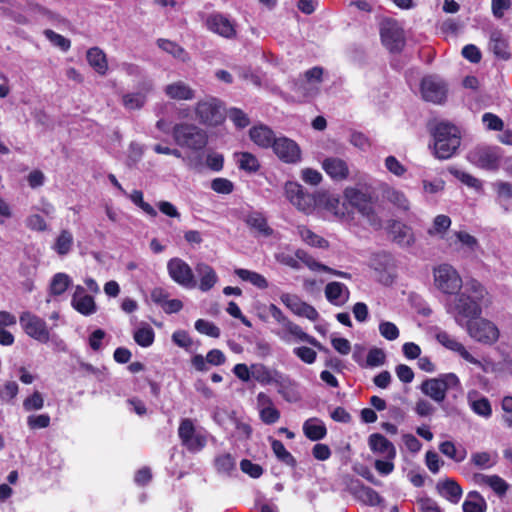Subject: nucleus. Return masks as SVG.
Listing matches in <instances>:
<instances>
[{
    "mask_svg": "<svg viewBox=\"0 0 512 512\" xmlns=\"http://www.w3.org/2000/svg\"><path fill=\"white\" fill-rule=\"evenodd\" d=\"M315 210L322 213L323 216L328 214L331 218L341 222L347 223L352 220V212L348 209L346 202L341 201L339 195L336 194L316 193Z\"/></svg>",
    "mask_w": 512,
    "mask_h": 512,
    "instance_id": "nucleus-9",
    "label": "nucleus"
},
{
    "mask_svg": "<svg viewBox=\"0 0 512 512\" xmlns=\"http://www.w3.org/2000/svg\"><path fill=\"white\" fill-rule=\"evenodd\" d=\"M168 274L177 284L185 288H194L196 282L191 267L180 258H172L167 263Z\"/></svg>",
    "mask_w": 512,
    "mask_h": 512,
    "instance_id": "nucleus-17",
    "label": "nucleus"
},
{
    "mask_svg": "<svg viewBox=\"0 0 512 512\" xmlns=\"http://www.w3.org/2000/svg\"><path fill=\"white\" fill-rule=\"evenodd\" d=\"M343 196L347 207L352 206L368 221L374 228L381 226V220L375 212L371 197L355 187H346L343 191Z\"/></svg>",
    "mask_w": 512,
    "mask_h": 512,
    "instance_id": "nucleus-8",
    "label": "nucleus"
},
{
    "mask_svg": "<svg viewBox=\"0 0 512 512\" xmlns=\"http://www.w3.org/2000/svg\"><path fill=\"white\" fill-rule=\"evenodd\" d=\"M385 352L380 348H372L367 354L366 365L368 367H379L385 363Z\"/></svg>",
    "mask_w": 512,
    "mask_h": 512,
    "instance_id": "nucleus-64",
    "label": "nucleus"
},
{
    "mask_svg": "<svg viewBox=\"0 0 512 512\" xmlns=\"http://www.w3.org/2000/svg\"><path fill=\"white\" fill-rule=\"evenodd\" d=\"M158 46L162 50L173 55L177 59H180L182 61H186L188 59V55L185 52V50L175 42L166 39H160L158 40Z\"/></svg>",
    "mask_w": 512,
    "mask_h": 512,
    "instance_id": "nucleus-57",
    "label": "nucleus"
},
{
    "mask_svg": "<svg viewBox=\"0 0 512 512\" xmlns=\"http://www.w3.org/2000/svg\"><path fill=\"white\" fill-rule=\"evenodd\" d=\"M25 226L34 232H46L49 230V224L37 212H33L26 217Z\"/></svg>",
    "mask_w": 512,
    "mask_h": 512,
    "instance_id": "nucleus-55",
    "label": "nucleus"
},
{
    "mask_svg": "<svg viewBox=\"0 0 512 512\" xmlns=\"http://www.w3.org/2000/svg\"><path fill=\"white\" fill-rule=\"evenodd\" d=\"M490 295L487 289L477 280H469L464 288L447 299L445 311L454 322L462 327L467 322L482 315L483 308L490 304Z\"/></svg>",
    "mask_w": 512,
    "mask_h": 512,
    "instance_id": "nucleus-1",
    "label": "nucleus"
},
{
    "mask_svg": "<svg viewBox=\"0 0 512 512\" xmlns=\"http://www.w3.org/2000/svg\"><path fill=\"white\" fill-rule=\"evenodd\" d=\"M368 444L371 451L385 459L396 458V448L391 441L379 433L369 436Z\"/></svg>",
    "mask_w": 512,
    "mask_h": 512,
    "instance_id": "nucleus-26",
    "label": "nucleus"
},
{
    "mask_svg": "<svg viewBox=\"0 0 512 512\" xmlns=\"http://www.w3.org/2000/svg\"><path fill=\"white\" fill-rule=\"evenodd\" d=\"M172 136L175 143L190 151H200L208 143L206 131L195 124L179 123L173 127Z\"/></svg>",
    "mask_w": 512,
    "mask_h": 512,
    "instance_id": "nucleus-6",
    "label": "nucleus"
},
{
    "mask_svg": "<svg viewBox=\"0 0 512 512\" xmlns=\"http://www.w3.org/2000/svg\"><path fill=\"white\" fill-rule=\"evenodd\" d=\"M447 245L455 251L473 253L479 248V242L466 231H456L447 238Z\"/></svg>",
    "mask_w": 512,
    "mask_h": 512,
    "instance_id": "nucleus-23",
    "label": "nucleus"
},
{
    "mask_svg": "<svg viewBox=\"0 0 512 512\" xmlns=\"http://www.w3.org/2000/svg\"><path fill=\"white\" fill-rule=\"evenodd\" d=\"M237 164L240 169L249 173L257 172L260 168L257 157L249 152L236 153Z\"/></svg>",
    "mask_w": 512,
    "mask_h": 512,
    "instance_id": "nucleus-51",
    "label": "nucleus"
},
{
    "mask_svg": "<svg viewBox=\"0 0 512 512\" xmlns=\"http://www.w3.org/2000/svg\"><path fill=\"white\" fill-rule=\"evenodd\" d=\"M463 512H486L487 503L477 491L469 492L462 504Z\"/></svg>",
    "mask_w": 512,
    "mask_h": 512,
    "instance_id": "nucleus-46",
    "label": "nucleus"
},
{
    "mask_svg": "<svg viewBox=\"0 0 512 512\" xmlns=\"http://www.w3.org/2000/svg\"><path fill=\"white\" fill-rule=\"evenodd\" d=\"M126 195L136 206H138L147 215L151 217L157 216V211L149 203L144 201L143 193L140 190H133L131 193Z\"/></svg>",
    "mask_w": 512,
    "mask_h": 512,
    "instance_id": "nucleus-58",
    "label": "nucleus"
},
{
    "mask_svg": "<svg viewBox=\"0 0 512 512\" xmlns=\"http://www.w3.org/2000/svg\"><path fill=\"white\" fill-rule=\"evenodd\" d=\"M133 338L138 345L149 347L154 342L155 333L149 325L145 324L135 330Z\"/></svg>",
    "mask_w": 512,
    "mask_h": 512,
    "instance_id": "nucleus-52",
    "label": "nucleus"
},
{
    "mask_svg": "<svg viewBox=\"0 0 512 512\" xmlns=\"http://www.w3.org/2000/svg\"><path fill=\"white\" fill-rule=\"evenodd\" d=\"M390 234L397 244L404 247L411 246L415 241L412 229L401 222L392 223Z\"/></svg>",
    "mask_w": 512,
    "mask_h": 512,
    "instance_id": "nucleus-39",
    "label": "nucleus"
},
{
    "mask_svg": "<svg viewBox=\"0 0 512 512\" xmlns=\"http://www.w3.org/2000/svg\"><path fill=\"white\" fill-rule=\"evenodd\" d=\"M421 94L426 101L442 103L447 97V87L437 76H426L421 82Z\"/></svg>",
    "mask_w": 512,
    "mask_h": 512,
    "instance_id": "nucleus-18",
    "label": "nucleus"
},
{
    "mask_svg": "<svg viewBox=\"0 0 512 512\" xmlns=\"http://www.w3.org/2000/svg\"><path fill=\"white\" fill-rule=\"evenodd\" d=\"M234 273L243 281L250 282L252 285L256 286L259 289H266L268 287V281L267 279L251 270L238 268L235 269Z\"/></svg>",
    "mask_w": 512,
    "mask_h": 512,
    "instance_id": "nucleus-50",
    "label": "nucleus"
},
{
    "mask_svg": "<svg viewBox=\"0 0 512 512\" xmlns=\"http://www.w3.org/2000/svg\"><path fill=\"white\" fill-rule=\"evenodd\" d=\"M379 333L386 340L394 341L399 337L400 331L393 322L381 321L379 323Z\"/></svg>",
    "mask_w": 512,
    "mask_h": 512,
    "instance_id": "nucleus-61",
    "label": "nucleus"
},
{
    "mask_svg": "<svg viewBox=\"0 0 512 512\" xmlns=\"http://www.w3.org/2000/svg\"><path fill=\"white\" fill-rule=\"evenodd\" d=\"M195 329L200 334H204L212 338H218L220 336V329L214 323L204 319H198L195 322Z\"/></svg>",
    "mask_w": 512,
    "mask_h": 512,
    "instance_id": "nucleus-59",
    "label": "nucleus"
},
{
    "mask_svg": "<svg viewBox=\"0 0 512 512\" xmlns=\"http://www.w3.org/2000/svg\"><path fill=\"white\" fill-rule=\"evenodd\" d=\"M322 169L334 181H344L349 177L347 162L339 157H327L322 161Z\"/></svg>",
    "mask_w": 512,
    "mask_h": 512,
    "instance_id": "nucleus-25",
    "label": "nucleus"
},
{
    "mask_svg": "<svg viewBox=\"0 0 512 512\" xmlns=\"http://www.w3.org/2000/svg\"><path fill=\"white\" fill-rule=\"evenodd\" d=\"M206 27L209 31L225 38H231L236 33L234 24L220 13L210 14L206 19Z\"/></svg>",
    "mask_w": 512,
    "mask_h": 512,
    "instance_id": "nucleus-24",
    "label": "nucleus"
},
{
    "mask_svg": "<svg viewBox=\"0 0 512 512\" xmlns=\"http://www.w3.org/2000/svg\"><path fill=\"white\" fill-rule=\"evenodd\" d=\"M422 188L425 194H437L444 190L445 181L441 178L423 179Z\"/></svg>",
    "mask_w": 512,
    "mask_h": 512,
    "instance_id": "nucleus-62",
    "label": "nucleus"
},
{
    "mask_svg": "<svg viewBox=\"0 0 512 512\" xmlns=\"http://www.w3.org/2000/svg\"><path fill=\"white\" fill-rule=\"evenodd\" d=\"M296 230L301 240L307 245L321 249L328 248V241L325 240L323 237L319 236L318 234H316L315 232H313L308 227L304 225H298L296 227Z\"/></svg>",
    "mask_w": 512,
    "mask_h": 512,
    "instance_id": "nucleus-44",
    "label": "nucleus"
},
{
    "mask_svg": "<svg viewBox=\"0 0 512 512\" xmlns=\"http://www.w3.org/2000/svg\"><path fill=\"white\" fill-rule=\"evenodd\" d=\"M71 306L80 314L90 316L97 311V305L93 296L88 295L85 288L76 285L71 297Z\"/></svg>",
    "mask_w": 512,
    "mask_h": 512,
    "instance_id": "nucleus-21",
    "label": "nucleus"
},
{
    "mask_svg": "<svg viewBox=\"0 0 512 512\" xmlns=\"http://www.w3.org/2000/svg\"><path fill=\"white\" fill-rule=\"evenodd\" d=\"M383 45L391 52L400 51L405 44L403 29L394 20H384L380 26Z\"/></svg>",
    "mask_w": 512,
    "mask_h": 512,
    "instance_id": "nucleus-14",
    "label": "nucleus"
},
{
    "mask_svg": "<svg viewBox=\"0 0 512 512\" xmlns=\"http://www.w3.org/2000/svg\"><path fill=\"white\" fill-rule=\"evenodd\" d=\"M461 328L465 329L467 335L475 342L484 345H493L500 337L498 326L493 321L481 316L467 322Z\"/></svg>",
    "mask_w": 512,
    "mask_h": 512,
    "instance_id": "nucleus-10",
    "label": "nucleus"
},
{
    "mask_svg": "<svg viewBox=\"0 0 512 512\" xmlns=\"http://www.w3.org/2000/svg\"><path fill=\"white\" fill-rule=\"evenodd\" d=\"M72 284L71 277L63 272H59L53 275L50 285L49 293L52 296L62 295Z\"/></svg>",
    "mask_w": 512,
    "mask_h": 512,
    "instance_id": "nucleus-48",
    "label": "nucleus"
},
{
    "mask_svg": "<svg viewBox=\"0 0 512 512\" xmlns=\"http://www.w3.org/2000/svg\"><path fill=\"white\" fill-rule=\"evenodd\" d=\"M152 90V85L144 84L138 91L128 92L122 95L121 102L126 110H140L147 101L148 93Z\"/></svg>",
    "mask_w": 512,
    "mask_h": 512,
    "instance_id": "nucleus-27",
    "label": "nucleus"
},
{
    "mask_svg": "<svg viewBox=\"0 0 512 512\" xmlns=\"http://www.w3.org/2000/svg\"><path fill=\"white\" fill-rule=\"evenodd\" d=\"M468 160L482 169L494 170L499 167L501 153L495 147H476L468 153Z\"/></svg>",
    "mask_w": 512,
    "mask_h": 512,
    "instance_id": "nucleus-15",
    "label": "nucleus"
},
{
    "mask_svg": "<svg viewBox=\"0 0 512 512\" xmlns=\"http://www.w3.org/2000/svg\"><path fill=\"white\" fill-rule=\"evenodd\" d=\"M436 489L441 497L452 504L459 503L463 494L460 485L455 480L449 478L438 481Z\"/></svg>",
    "mask_w": 512,
    "mask_h": 512,
    "instance_id": "nucleus-33",
    "label": "nucleus"
},
{
    "mask_svg": "<svg viewBox=\"0 0 512 512\" xmlns=\"http://www.w3.org/2000/svg\"><path fill=\"white\" fill-rule=\"evenodd\" d=\"M281 302L294 314L315 321L319 314L317 310L303 302L298 296L290 293H283L280 296Z\"/></svg>",
    "mask_w": 512,
    "mask_h": 512,
    "instance_id": "nucleus-20",
    "label": "nucleus"
},
{
    "mask_svg": "<svg viewBox=\"0 0 512 512\" xmlns=\"http://www.w3.org/2000/svg\"><path fill=\"white\" fill-rule=\"evenodd\" d=\"M277 392L288 402L295 403L301 399L297 384L283 375L276 384Z\"/></svg>",
    "mask_w": 512,
    "mask_h": 512,
    "instance_id": "nucleus-40",
    "label": "nucleus"
},
{
    "mask_svg": "<svg viewBox=\"0 0 512 512\" xmlns=\"http://www.w3.org/2000/svg\"><path fill=\"white\" fill-rule=\"evenodd\" d=\"M498 454L496 452H476L471 455V463L480 469H490L496 465Z\"/></svg>",
    "mask_w": 512,
    "mask_h": 512,
    "instance_id": "nucleus-49",
    "label": "nucleus"
},
{
    "mask_svg": "<svg viewBox=\"0 0 512 512\" xmlns=\"http://www.w3.org/2000/svg\"><path fill=\"white\" fill-rule=\"evenodd\" d=\"M382 198L400 210L407 211L410 208V201L400 189L383 183L380 187Z\"/></svg>",
    "mask_w": 512,
    "mask_h": 512,
    "instance_id": "nucleus-28",
    "label": "nucleus"
},
{
    "mask_svg": "<svg viewBox=\"0 0 512 512\" xmlns=\"http://www.w3.org/2000/svg\"><path fill=\"white\" fill-rule=\"evenodd\" d=\"M178 436L182 445L192 452H198L206 445L205 436L195 430L190 419H183L180 422Z\"/></svg>",
    "mask_w": 512,
    "mask_h": 512,
    "instance_id": "nucleus-16",
    "label": "nucleus"
},
{
    "mask_svg": "<svg viewBox=\"0 0 512 512\" xmlns=\"http://www.w3.org/2000/svg\"><path fill=\"white\" fill-rule=\"evenodd\" d=\"M282 373L262 363L252 364V378L261 385H276Z\"/></svg>",
    "mask_w": 512,
    "mask_h": 512,
    "instance_id": "nucleus-31",
    "label": "nucleus"
},
{
    "mask_svg": "<svg viewBox=\"0 0 512 512\" xmlns=\"http://www.w3.org/2000/svg\"><path fill=\"white\" fill-rule=\"evenodd\" d=\"M512 8V0H491V12L492 15L501 19L504 17L507 11Z\"/></svg>",
    "mask_w": 512,
    "mask_h": 512,
    "instance_id": "nucleus-63",
    "label": "nucleus"
},
{
    "mask_svg": "<svg viewBox=\"0 0 512 512\" xmlns=\"http://www.w3.org/2000/svg\"><path fill=\"white\" fill-rule=\"evenodd\" d=\"M450 226L451 219L447 215H437L433 220L432 227L428 230V234L442 238Z\"/></svg>",
    "mask_w": 512,
    "mask_h": 512,
    "instance_id": "nucleus-53",
    "label": "nucleus"
},
{
    "mask_svg": "<svg viewBox=\"0 0 512 512\" xmlns=\"http://www.w3.org/2000/svg\"><path fill=\"white\" fill-rule=\"evenodd\" d=\"M434 137V155L438 159H449L458 150L461 144L459 129L449 123L441 122L435 126Z\"/></svg>",
    "mask_w": 512,
    "mask_h": 512,
    "instance_id": "nucleus-3",
    "label": "nucleus"
},
{
    "mask_svg": "<svg viewBox=\"0 0 512 512\" xmlns=\"http://www.w3.org/2000/svg\"><path fill=\"white\" fill-rule=\"evenodd\" d=\"M87 61L90 66L100 75H105L108 70L106 55L97 47L87 51Z\"/></svg>",
    "mask_w": 512,
    "mask_h": 512,
    "instance_id": "nucleus-45",
    "label": "nucleus"
},
{
    "mask_svg": "<svg viewBox=\"0 0 512 512\" xmlns=\"http://www.w3.org/2000/svg\"><path fill=\"white\" fill-rule=\"evenodd\" d=\"M256 406L260 419L268 425L276 423L280 419V412L275 407L273 400L264 392L258 393Z\"/></svg>",
    "mask_w": 512,
    "mask_h": 512,
    "instance_id": "nucleus-22",
    "label": "nucleus"
},
{
    "mask_svg": "<svg viewBox=\"0 0 512 512\" xmlns=\"http://www.w3.org/2000/svg\"><path fill=\"white\" fill-rule=\"evenodd\" d=\"M20 326L27 336L40 342L48 343L50 341V330L44 319L36 314L24 311L19 317Z\"/></svg>",
    "mask_w": 512,
    "mask_h": 512,
    "instance_id": "nucleus-11",
    "label": "nucleus"
},
{
    "mask_svg": "<svg viewBox=\"0 0 512 512\" xmlns=\"http://www.w3.org/2000/svg\"><path fill=\"white\" fill-rule=\"evenodd\" d=\"M435 339L447 350L456 353L465 362L474 365L481 369L484 373H494L496 371V364L489 358L478 359L475 357L467 347L458 340L457 337L448 333L445 330H437Z\"/></svg>",
    "mask_w": 512,
    "mask_h": 512,
    "instance_id": "nucleus-2",
    "label": "nucleus"
},
{
    "mask_svg": "<svg viewBox=\"0 0 512 512\" xmlns=\"http://www.w3.org/2000/svg\"><path fill=\"white\" fill-rule=\"evenodd\" d=\"M246 225L263 237H269L273 234V229L268 225L265 215L259 211H251L244 217Z\"/></svg>",
    "mask_w": 512,
    "mask_h": 512,
    "instance_id": "nucleus-32",
    "label": "nucleus"
},
{
    "mask_svg": "<svg viewBox=\"0 0 512 512\" xmlns=\"http://www.w3.org/2000/svg\"><path fill=\"white\" fill-rule=\"evenodd\" d=\"M296 209L311 214L315 211L316 193L310 194L305 189L290 202Z\"/></svg>",
    "mask_w": 512,
    "mask_h": 512,
    "instance_id": "nucleus-47",
    "label": "nucleus"
},
{
    "mask_svg": "<svg viewBox=\"0 0 512 512\" xmlns=\"http://www.w3.org/2000/svg\"><path fill=\"white\" fill-rule=\"evenodd\" d=\"M275 156L286 164H297L302 159L300 146L286 136H277L271 148Z\"/></svg>",
    "mask_w": 512,
    "mask_h": 512,
    "instance_id": "nucleus-13",
    "label": "nucleus"
},
{
    "mask_svg": "<svg viewBox=\"0 0 512 512\" xmlns=\"http://www.w3.org/2000/svg\"><path fill=\"white\" fill-rule=\"evenodd\" d=\"M275 333L281 340L286 343H290L292 341H302L307 342L312 346L322 350V345L319 341L305 333L299 325L293 323L290 320L281 325V328Z\"/></svg>",
    "mask_w": 512,
    "mask_h": 512,
    "instance_id": "nucleus-19",
    "label": "nucleus"
},
{
    "mask_svg": "<svg viewBox=\"0 0 512 512\" xmlns=\"http://www.w3.org/2000/svg\"><path fill=\"white\" fill-rule=\"evenodd\" d=\"M165 95L176 101H189L194 99L195 90L184 81H175L164 87Z\"/></svg>",
    "mask_w": 512,
    "mask_h": 512,
    "instance_id": "nucleus-30",
    "label": "nucleus"
},
{
    "mask_svg": "<svg viewBox=\"0 0 512 512\" xmlns=\"http://www.w3.org/2000/svg\"><path fill=\"white\" fill-rule=\"evenodd\" d=\"M195 270L199 280L198 288L202 292L211 290L218 282V275L210 265L198 263Z\"/></svg>",
    "mask_w": 512,
    "mask_h": 512,
    "instance_id": "nucleus-35",
    "label": "nucleus"
},
{
    "mask_svg": "<svg viewBox=\"0 0 512 512\" xmlns=\"http://www.w3.org/2000/svg\"><path fill=\"white\" fill-rule=\"evenodd\" d=\"M303 432L308 439L318 441L326 436L327 429L320 419L310 418L304 422Z\"/></svg>",
    "mask_w": 512,
    "mask_h": 512,
    "instance_id": "nucleus-43",
    "label": "nucleus"
},
{
    "mask_svg": "<svg viewBox=\"0 0 512 512\" xmlns=\"http://www.w3.org/2000/svg\"><path fill=\"white\" fill-rule=\"evenodd\" d=\"M193 118L207 127L219 126L226 119L225 107L218 98L205 96L193 106Z\"/></svg>",
    "mask_w": 512,
    "mask_h": 512,
    "instance_id": "nucleus-5",
    "label": "nucleus"
},
{
    "mask_svg": "<svg viewBox=\"0 0 512 512\" xmlns=\"http://www.w3.org/2000/svg\"><path fill=\"white\" fill-rule=\"evenodd\" d=\"M251 141L264 149L272 148L277 136L271 128L264 124L255 125L249 130Z\"/></svg>",
    "mask_w": 512,
    "mask_h": 512,
    "instance_id": "nucleus-29",
    "label": "nucleus"
},
{
    "mask_svg": "<svg viewBox=\"0 0 512 512\" xmlns=\"http://www.w3.org/2000/svg\"><path fill=\"white\" fill-rule=\"evenodd\" d=\"M324 70L313 67L307 70L303 77L294 84V90L301 98H312L320 91Z\"/></svg>",
    "mask_w": 512,
    "mask_h": 512,
    "instance_id": "nucleus-12",
    "label": "nucleus"
},
{
    "mask_svg": "<svg viewBox=\"0 0 512 512\" xmlns=\"http://www.w3.org/2000/svg\"><path fill=\"white\" fill-rule=\"evenodd\" d=\"M420 390L424 395L437 403H441L445 400L448 391L463 392L461 380L457 374L453 372L443 373L435 378L423 381Z\"/></svg>",
    "mask_w": 512,
    "mask_h": 512,
    "instance_id": "nucleus-4",
    "label": "nucleus"
},
{
    "mask_svg": "<svg viewBox=\"0 0 512 512\" xmlns=\"http://www.w3.org/2000/svg\"><path fill=\"white\" fill-rule=\"evenodd\" d=\"M489 47L496 57L502 60L511 58L508 41L501 31L496 30L491 33Z\"/></svg>",
    "mask_w": 512,
    "mask_h": 512,
    "instance_id": "nucleus-38",
    "label": "nucleus"
},
{
    "mask_svg": "<svg viewBox=\"0 0 512 512\" xmlns=\"http://www.w3.org/2000/svg\"><path fill=\"white\" fill-rule=\"evenodd\" d=\"M73 246L74 237L72 232L68 229H62L54 239L51 248L58 256L63 257L72 251Z\"/></svg>",
    "mask_w": 512,
    "mask_h": 512,
    "instance_id": "nucleus-41",
    "label": "nucleus"
},
{
    "mask_svg": "<svg viewBox=\"0 0 512 512\" xmlns=\"http://www.w3.org/2000/svg\"><path fill=\"white\" fill-rule=\"evenodd\" d=\"M467 401L470 409L478 416L490 418L492 415V407L488 398L481 396L476 390H471L467 394Z\"/></svg>",
    "mask_w": 512,
    "mask_h": 512,
    "instance_id": "nucleus-34",
    "label": "nucleus"
},
{
    "mask_svg": "<svg viewBox=\"0 0 512 512\" xmlns=\"http://www.w3.org/2000/svg\"><path fill=\"white\" fill-rule=\"evenodd\" d=\"M384 167L387 172L397 178H403L408 171L407 167L393 155H389L384 159Z\"/></svg>",
    "mask_w": 512,
    "mask_h": 512,
    "instance_id": "nucleus-54",
    "label": "nucleus"
},
{
    "mask_svg": "<svg viewBox=\"0 0 512 512\" xmlns=\"http://www.w3.org/2000/svg\"><path fill=\"white\" fill-rule=\"evenodd\" d=\"M433 285L445 295H456L463 288V280L456 268L450 264H440L433 269Z\"/></svg>",
    "mask_w": 512,
    "mask_h": 512,
    "instance_id": "nucleus-7",
    "label": "nucleus"
},
{
    "mask_svg": "<svg viewBox=\"0 0 512 512\" xmlns=\"http://www.w3.org/2000/svg\"><path fill=\"white\" fill-rule=\"evenodd\" d=\"M327 300L334 305H343L349 298V290L343 283L330 282L325 287Z\"/></svg>",
    "mask_w": 512,
    "mask_h": 512,
    "instance_id": "nucleus-37",
    "label": "nucleus"
},
{
    "mask_svg": "<svg viewBox=\"0 0 512 512\" xmlns=\"http://www.w3.org/2000/svg\"><path fill=\"white\" fill-rule=\"evenodd\" d=\"M271 447L275 456L283 463L293 466L295 464V458L292 454L287 451L283 443L276 439H271Z\"/></svg>",
    "mask_w": 512,
    "mask_h": 512,
    "instance_id": "nucleus-56",
    "label": "nucleus"
},
{
    "mask_svg": "<svg viewBox=\"0 0 512 512\" xmlns=\"http://www.w3.org/2000/svg\"><path fill=\"white\" fill-rule=\"evenodd\" d=\"M475 483L490 487L497 495L503 496L509 489V484L498 475L475 474Z\"/></svg>",
    "mask_w": 512,
    "mask_h": 512,
    "instance_id": "nucleus-36",
    "label": "nucleus"
},
{
    "mask_svg": "<svg viewBox=\"0 0 512 512\" xmlns=\"http://www.w3.org/2000/svg\"><path fill=\"white\" fill-rule=\"evenodd\" d=\"M215 465L220 473L230 474L235 470L236 462L230 454H223L216 458Z\"/></svg>",
    "mask_w": 512,
    "mask_h": 512,
    "instance_id": "nucleus-60",
    "label": "nucleus"
},
{
    "mask_svg": "<svg viewBox=\"0 0 512 512\" xmlns=\"http://www.w3.org/2000/svg\"><path fill=\"white\" fill-rule=\"evenodd\" d=\"M353 495L362 503L369 506H377L382 503V498L374 489L364 486L362 484H357L355 488L352 489Z\"/></svg>",
    "mask_w": 512,
    "mask_h": 512,
    "instance_id": "nucleus-42",
    "label": "nucleus"
}]
</instances>
